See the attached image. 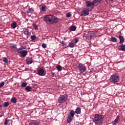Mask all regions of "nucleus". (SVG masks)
<instances>
[{
	"mask_svg": "<svg viewBox=\"0 0 125 125\" xmlns=\"http://www.w3.org/2000/svg\"><path fill=\"white\" fill-rule=\"evenodd\" d=\"M27 86V83H21V87H25Z\"/></svg>",
	"mask_w": 125,
	"mask_h": 125,
	"instance_id": "34",
	"label": "nucleus"
},
{
	"mask_svg": "<svg viewBox=\"0 0 125 125\" xmlns=\"http://www.w3.org/2000/svg\"><path fill=\"white\" fill-rule=\"evenodd\" d=\"M120 118V117H119V116H117L116 118V119H115V120L114 121V122L115 123H116V124H118V122H119V119Z\"/></svg>",
	"mask_w": 125,
	"mask_h": 125,
	"instance_id": "31",
	"label": "nucleus"
},
{
	"mask_svg": "<svg viewBox=\"0 0 125 125\" xmlns=\"http://www.w3.org/2000/svg\"><path fill=\"white\" fill-rule=\"evenodd\" d=\"M85 3H86V6H87V7H92V8L94 7V5L92 4V2H91L87 0L85 2Z\"/></svg>",
	"mask_w": 125,
	"mask_h": 125,
	"instance_id": "12",
	"label": "nucleus"
},
{
	"mask_svg": "<svg viewBox=\"0 0 125 125\" xmlns=\"http://www.w3.org/2000/svg\"><path fill=\"white\" fill-rule=\"evenodd\" d=\"M31 87L30 86H27L25 88V89L27 90V91H31Z\"/></svg>",
	"mask_w": 125,
	"mask_h": 125,
	"instance_id": "32",
	"label": "nucleus"
},
{
	"mask_svg": "<svg viewBox=\"0 0 125 125\" xmlns=\"http://www.w3.org/2000/svg\"><path fill=\"white\" fill-rule=\"evenodd\" d=\"M44 21H45L46 23L57 24L59 22V19L54 15H47L44 17Z\"/></svg>",
	"mask_w": 125,
	"mask_h": 125,
	"instance_id": "1",
	"label": "nucleus"
},
{
	"mask_svg": "<svg viewBox=\"0 0 125 125\" xmlns=\"http://www.w3.org/2000/svg\"><path fill=\"white\" fill-rule=\"evenodd\" d=\"M75 112L74 110H71L70 111V115H69V116H70V117H71L72 118V119L74 118V116H75Z\"/></svg>",
	"mask_w": 125,
	"mask_h": 125,
	"instance_id": "22",
	"label": "nucleus"
},
{
	"mask_svg": "<svg viewBox=\"0 0 125 125\" xmlns=\"http://www.w3.org/2000/svg\"><path fill=\"white\" fill-rule=\"evenodd\" d=\"M35 11V9L34 8H29L26 11L27 13H33V12Z\"/></svg>",
	"mask_w": 125,
	"mask_h": 125,
	"instance_id": "17",
	"label": "nucleus"
},
{
	"mask_svg": "<svg viewBox=\"0 0 125 125\" xmlns=\"http://www.w3.org/2000/svg\"><path fill=\"white\" fill-rule=\"evenodd\" d=\"M109 1H111V2H113L114 1V0H108Z\"/></svg>",
	"mask_w": 125,
	"mask_h": 125,
	"instance_id": "44",
	"label": "nucleus"
},
{
	"mask_svg": "<svg viewBox=\"0 0 125 125\" xmlns=\"http://www.w3.org/2000/svg\"><path fill=\"white\" fill-rule=\"evenodd\" d=\"M37 75H39V76H41V77H43V76H45V75H46V71H45V70L42 68H40L37 71Z\"/></svg>",
	"mask_w": 125,
	"mask_h": 125,
	"instance_id": "7",
	"label": "nucleus"
},
{
	"mask_svg": "<svg viewBox=\"0 0 125 125\" xmlns=\"http://www.w3.org/2000/svg\"><path fill=\"white\" fill-rule=\"evenodd\" d=\"M51 74L52 77H54V75H55V73H54V72H51Z\"/></svg>",
	"mask_w": 125,
	"mask_h": 125,
	"instance_id": "42",
	"label": "nucleus"
},
{
	"mask_svg": "<svg viewBox=\"0 0 125 125\" xmlns=\"http://www.w3.org/2000/svg\"><path fill=\"white\" fill-rule=\"evenodd\" d=\"M11 27H12L13 29H15V28L17 27V23H16V22L14 21L13 22H12L11 24Z\"/></svg>",
	"mask_w": 125,
	"mask_h": 125,
	"instance_id": "18",
	"label": "nucleus"
},
{
	"mask_svg": "<svg viewBox=\"0 0 125 125\" xmlns=\"http://www.w3.org/2000/svg\"><path fill=\"white\" fill-rule=\"evenodd\" d=\"M72 120V117H71V116L68 115V117H67V122L68 124H70V123H71V121Z\"/></svg>",
	"mask_w": 125,
	"mask_h": 125,
	"instance_id": "24",
	"label": "nucleus"
},
{
	"mask_svg": "<svg viewBox=\"0 0 125 125\" xmlns=\"http://www.w3.org/2000/svg\"><path fill=\"white\" fill-rule=\"evenodd\" d=\"M18 53L21 54V57H26L27 54H28V51L27 50H24V48H19L17 50Z\"/></svg>",
	"mask_w": 125,
	"mask_h": 125,
	"instance_id": "3",
	"label": "nucleus"
},
{
	"mask_svg": "<svg viewBox=\"0 0 125 125\" xmlns=\"http://www.w3.org/2000/svg\"><path fill=\"white\" fill-rule=\"evenodd\" d=\"M9 122V120H8L7 118H6L5 120V122L4 123V124L5 125H7V124H8V123Z\"/></svg>",
	"mask_w": 125,
	"mask_h": 125,
	"instance_id": "36",
	"label": "nucleus"
},
{
	"mask_svg": "<svg viewBox=\"0 0 125 125\" xmlns=\"http://www.w3.org/2000/svg\"><path fill=\"white\" fill-rule=\"evenodd\" d=\"M121 50L122 51H125V45L124 44H122V45H121Z\"/></svg>",
	"mask_w": 125,
	"mask_h": 125,
	"instance_id": "27",
	"label": "nucleus"
},
{
	"mask_svg": "<svg viewBox=\"0 0 125 125\" xmlns=\"http://www.w3.org/2000/svg\"><path fill=\"white\" fill-rule=\"evenodd\" d=\"M112 125H117V123L115 122L114 121H113L112 122Z\"/></svg>",
	"mask_w": 125,
	"mask_h": 125,
	"instance_id": "43",
	"label": "nucleus"
},
{
	"mask_svg": "<svg viewBox=\"0 0 125 125\" xmlns=\"http://www.w3.org/2000/svg\"><path fill=\"white\" fill-rule=\"evenodd\" d=\"M23 34H24L25 36H31V32H30V31L28 29H25Z\"/></svg>",
	"mask_w": 125,
	"mask_h": 125,
	"instance_id": "16",
	"label": "nucleus"
},
{
	"mask_svg": "<svg viewBox=\"0 0 125 125\" xmlns=\"http://www.w3.org/2000/svg\"><path fill=\"white\" fill-rule=\"evenodd\" d=\"M95 36H96V35H95V33H94V32H91V33H88V34L86 35V38L87 40H91V39H92V38L95 37Z\"/></svg>",
	"mask_w": 125,
	"mask_h": 125,
	"instance_id": "9",
	"label": "nucleus"
},
{
	"mask_svg": "<svg viewBox=\"0 0 125 125\" xmlns=\"http://www.w3.org/2000/svg\"><path fill=\"white\" fill-rule=\"evenodd\" d=\"M39 125L40 124L39 123V122H38L37 121H34L30 123L29 125Z\"/></svg>",
	"mask_w": 125,
	"mask_h": 125,
	"instance_id": "19",
	"label": "nucleus"
},
{
	"mask_svg": "<svg viewBox=\"0 0 125 125\" xmlns=\"http://www.w3.org/2000/svg\"><path fill=\"white\" fill-rule=\"evenodd\" d=\"M46 8H47L46 5L42 6V11H43V12L46 11Z\"/></svg>",
	"mask_w": 125,
	"mask_h": 125,
	"instance_id": "30",
	"label": "nucleus"
},
{
	"mask_svg": "<svg viewBox=\"0 0 125 125\" xmlns=\"http://www.w3.org/2000/svg\"><path fill=\"white\" fill-rule=\"evenodd\" d=\"M78 68L79 72L81 74H83V73H84V72L86 71V67H85V65L83 63H79L78 66Z\"/></svg>",
	"mask_w": 125,
	"mask_h": 125,
	"instance_id": "6",
	"label": "nucleus"
},
{
	"mask_svg": "<svg viewBox=\"0 0 125 125\" xmlns=\"http://www.w3.org/2000/svg\"><path fill=\"white\" fill-rule=\"evenodd\" d=\"M77 42H79V39L76 38L75 39V43H77Z\"/></svg>",
	"mask_w": 125,
	"mask_h": 125,
	"instance_id": "41",
	"label": "nucleus"
},
{
	"mask_svg": "<svg viewBox=\"0 0 125 125\" xmlns=\"http://www.w3.org/2000/svg\"><path fill=\"white\" fill-rule=\"evenodd\" d=\"M71 16H72V14H71L70 13H68L66 14V17L67 18H69V17H71Z\"/></svg>",
	"mask_w": 125,
	"mask_h": 125,
	"instance_id": "38",
	"label": "nucleus"
},
{
	"mask_svg": "<svg viewBox=\"0 0 125 125\" xmlns=\"http://www.w3.org/2000/svg\"><path fill=\"white\" fill-rule=\"evenodd\" d=\"M3 105L5 107H8V106H9V103L4 102Z\"/></svg>",
	"mask_w": 125,
	"mask_h": 125,
	"instance_id": "33",
	"label": "nucleus"
},
{
	"mask_svg": "<svg viewBox=\"0 0 125 125\" xmlns=\"http://www.w3.org/2000/svg\"><path fill=\"white\" fill-rule=\"evenodd\" d=\"M26 63L28 65L32 64L33 63V58L32 57H27L26 60Z\"/></svg>",
	"mask_w": 125,
	"mask_h": 125,
	"instance_id": "10",
	"label": "nucleus"
},
{
	"mask_svg": "<svg viewBox=\"0 0 125 125\" xmlns=\"http://www.w3.org/2000/svg\"><path fill=\"white\" fill-rule=\"evenodd\" d=\"M89 14V10L86 9H83L81 12V16H86Z\"/></svg>",
	"mask_w": 125,
	"mask_h": 125,
	"instance_id": "8",
	"label": "nucleus"
},
{
	"mask_svg": "<svg viewBox=\"0 0 125 125\" xmlns=\"http://www.w3.org/2000/svg\"><path fill=\"white\" fill-rule=\"evenodd\" d=\"M110 81L111 83H118L119 81H120L119 75L117 74H113L111 76Z\"/></svg>",
	"mask_w": 125,
	"mask_h": 125,
	"instance_id": "5",
	"label": "nucleus"
},
{
	"mask_svg": "<svg viewBox=\"0 0 125 125\" xmlns=\"http://www.w3.org/2000/svg\"><path fill=\"white\" fill-rule=\"evenodd\" d=\"M104 117L102 115L96 114L94 116L93 123L96 125H101L103 123Z\"/></svg>",
	"mask_w": 125,
	"mask_h": 125,
	"instance_id": "2",
	"label": "nucleus"
},
{
	"mask_svg": "<svg viewBox=\"0 0 125 125\" xmlns=\"http://www.w3.org/2000/svg\"><path fill=\"white\" fill-rule=\"evenodd\" d=\"M102 1V0H93L92 1V5L94 6L95 4H99Z\"/></svg>",
	"mask_w": 125,
	"mask_h": 125,
	"instance_id": "13",
	"label": "nucleus"
},
{
	"mask_svg": "<svg viewBox=\"0 0 125 125\" xmlns=\"http://www.w3.org/2000/svg\"><path fill=\"white\" fill-rule=\"evenodd\" d=\"M111 42H118V40L117 39V38L114 37L111 38Z\"/></svg>",
	"mask_w": 125,
	"mask_h": 125,
	"instance_id": "25",
	"label": "nucleus"
},
{
	"mask_svg": "<svg viewBox=\"0 0 125 125\" xmlns=\"http://www.w3.org/2000/svg\"><path fill=\"white\" fill-rule=\"evenodd\" d=\"M42 47H43V48H46V44L43 43L42 44Z\"/></svg>",
	"mask_w": 125,
	"mask_h": 125,
	"instance_id": "40",
	"label": "nucleus"
},
{
	"mask_svg": "<svg viewBox=\"0 0 125 125\" xmlns=\"http://www.w3.org/2000/svg\"><path fill=\"white\" fill-rule=\"evenodd\" d=\"M61 43L63 46H67V43L64 41H62Z\"/></svg>",
	"mask_w": 125,
	"mask_h": 125,
	"instance_id": "37",
	"label": "nucleus"
},
{
	"mask_svg": "<svg viewBox=\"0 0 125 125\" xmlns=\"http://www.w3.org/2000/svg\"><path fill=\"white\" fill-rule=\"evenodd\" d=\"M33 28H34L35 30H38L39 29L38 28V25H37L36 24L33 23Z\"/></svg>",
	"mask_w": 125,
	"mask_h": 125,
	"instance_id": "35",
	"label": "nucleus"
},
{
	"mask_svg": "<svg viewBox=\"0 0 125 125\" xmlns=\"http://www.w3.org/2000/svg\"><path fill=\"white\" fill-rule=\"evenodd\" d=\"M11 102L15 104L17 102V99L15 97H12L11 99Z\"/></svg>",
	"mask_w": 125,
	"mask_h": 125,
	"instance_id": "20",
	"label": "nucleus"
},
{
	"mask_svg": "<svg viewBox=\"0 0 125 125\" xmlns=\"http://www.w3.org/2000/svg\"><path fill=\"white\" fill-rule=\"evenodd\" d=\"M4 82H1V83H0V88H1V87H2L3 85H4Z\"/></svg>",
	"mask_w": 125,
	"mask_h": 125,
	"instance_id": "39",
	"label": "nucleus"
},
{
	"mask_svg": "<svg viewBox=\"0 0 125 125\" xmlns=\"http://www.w3.org/2000/svg\"><path fill=\"white\" fill-rule=\"evenodd\" d=\"M31 41H35L37 39V37L36 35H32L30 37Z\"/></svg>",
	"mask_w": 125,
	"mask_h": 125,
	"instance_id": "29",
	"label": "nucleus"
},
{
	"mask_svg": "<svg viewBox=\"0 0 125 125\" xmlns=\"http://www.w3.org/2000/svg\"><path fill=\"white\" fill-rule=\"evenodd\" d=\"M3 62H4L5 64H8V59L5 57L3 58Z\"/></svg>",
	"mask_w": 125,
	"mask_h": 125,
	"instance_id": "28",
	"label": "nucleus"
},
{
	"mask_svg": "<svg viewBox=\"0 0 125 125\" xmlns=\"http://www.w3.org/2000/svg\"><path fill=\"white\" fill-rule=\"evenodd\" d=\"M77 29V27L74 25H71L70 28L69 29L70 31H75Z\"/></svg>",
	"mask_w": 125,
	"mask_h": 125,
	"instance_id": "21",
	"label": "nucleus"
},
{
	"mask_svg": "<svg viewBox=\"0 0 125 125\" xmlns=\"http://www.w3.org/2000/svg\"><path fill=\"white\" fill-rule=\"evenodd\" d=\"M69 46L71 48H73V47H75V43L72 42H70L69 43Z\"/></svg>",
	"mask_w": 125,
	"mask_h": 125,
	"instance_id": "23",
	"label": "nucleus"
},
{
	"mask_svg": "<svg viewBox=\"0 0 125 125\" xmlns=\"http://www.w3.org/2000/svg\"><path fill=\"white\" fill-rule=\"evenodd\" d=\"M9 45L10 48L12 50H16V49H17V46L15 44L10 43Z\"/></svg>",
	"mask_w": 125,
	"mask_h": 125,
	"instance_id": "11",
	"label": "nucleus"
},
{
	"mask_svg": "<svg viewBox=\"0 0 125 125\" xmlns=\"http://www.w3.org/2000/svg\"><path fill=\"white\" fill-rule=\"evenodd\" d=\"M77 115H81L82 114V110L81 109V108L80 107H77L75 112Z\"/></svg>",
	"mask_w": 125,
	"mask_h": 125,
	"instance_id": "14",
	"label": "nucleus"
},
{
	"mask_svg": "<svg viewBox=\"0 0 125 125\" xmlns=\"http://www.w3.org/2000/svg\"><path fill=\"white\" fill-rule=\"evenodd\" d=\"M119 39L120 40L119 43H124V42H125V39H124V37L122 35H119Z\"/></svg>",
	"mask_w": 125,
	"mask_h": 125,
	"instance_id": "15",
	"label": "nucleus"
},
{
	"mask_svg": "<svg viewBox=\"0 0 125 125\" xmlns=\"http://www.w3.org/2000/svg\"><path fill=\"white\" fill-rule=\"evenodd\" d=\"M1 117H2V115L0 116V118H1Z\"/></svg>",
	"mask_w": 125,
	"mask_h": 125,
	"instance_id": "45",
	"label": "nucleus"
},
{
	"mask_svg": "<svg viewBox=\"0 0 125 125\" xmlns=\"http://www.w3.org/2000/svg\"><path fill=\"white\" fill-rule=\"evenodd\" d=\"M58 71H59V72H61V71H62V66H61V65H58L56 67Z\"/></svg>",
	"mask_w": 125,
	"mask_h": 125,
	"instance_id": "26",
	"label": "nucleus"
},
{
	"mask_svg": "<svg viewBox=\"0 0 125 125\" xmlns=\"http://www.w3.org/2000/svg\"><path fill=\"white\" fill-rule=\"evenodd\" d=\"M0 107H1V105H0Z\"/></svg>",
	"mask_w": 125,
	"mask_h": 125,
	"instance_id": "46",
	"label": "nucleus"
},
{
	"mask_svg": "<svg viewBox=\"0 0 125 125\" xmlns=\"http://www.w3.org/2000/svg\"><path fill=\"white\" fill-rule=\"evenodd\" d=\"M67 100H68V96L67 95H61L59 98H58V103L62 104V103H65V102H67Z\"/></svg>",
	"mask_w": 125,
	"mask_h": 125,
	"instance_id": "4",
	"label": "nucleus"
}]
</instances>
